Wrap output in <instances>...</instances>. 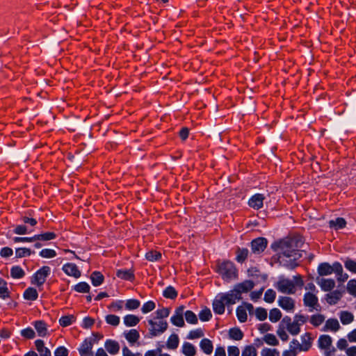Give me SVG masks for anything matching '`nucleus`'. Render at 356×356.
<instances>
[{"instance_id":"41","label":"nucleus","mask_w":356,"mask_h":356,"mask_svg":"<svg viewBox=\"0 0 356 356\" xmlns=\"http://www.w3.org/2000/svg\"><path fill=\"white\" fill-rule=\"evenodd\" d=\"M163 296L166 298L175 299L177 296V292L173 286H169L163 291Z\"/></svg>"},{"instance_id":"24","label":"nucleus","mask_w":356,"mask_h":356,"mask_svg":"<svg viewBox=\"0 0 356 356\" xmlns=\"http://www.w3.org/2000/svg\"><path fill=\"white\" fill-rule=\"evenodd\" d=\"M201 350L207 355H211L213 352V346L212 341L207 338L201 340L200 343Z\"/></svg>"},{"instance_id":"8","label":"nucleus","mask_w":356,"mask_h":356,"mask_svg":"<svg viewBox=\"0 0 356 356\" xmlns=\"http://www.w3.org/2000/svg\"><path fill=\"white\" fill-rule=\"evenodd\" d=\"M51 269L49 266H44L37 270L33 276L32 284L41 286L45 282L47 277L49 275Z\"/></svg>"},{"instance_id":"38","label":"nucleus","mask_w":356,"mask_h":356,"mask_svg":"<svg viewBox=\"0 0 356 356\" xmlns=\"http://www.w3.org/2000/svg\"><path fill=\"white\" fill-rule=\"evenodd\" d=\"M76 320L73 315L63 316L59 319V324L62 327H67L72 325Z\"/></svg>"},{"instance_id":"19","label":"nucleus","mask_w":356,"mask_h":356,"mask_svg":"<svg viewBox=\"0 0 356 356\" xmlns=\"http://www.w3.org/2000/svg\"><path fill=\"white\" fill-rule=\"evenodd\" d=\"M116 275L118 277L128 280V281H132L134 279V270L132 269H118L116 272Z\"/></svg>"},{"instance_id":"33","label":"nucleus","mask_w":356,"mask_h":356,"mask_svg":"<svg viewBox=\"0 0 356 356\" xmlns=\"http://www.w3.org/2000/svg\"><path fill=\"white\" fill-rule=\"evenodd\" d=\"M92 284L95 286L101 285L104 280V275L99 271H94L90 276Z\"/></svg>"},{"instance_id":"5","label":"nucleus","mask_w":356,"mask_h":356,"mask_svg":"<svg viewBox=\"0 0 356 356\" xmlns=\"http://www.w3.org/2000/svg\"><path fill=\"white\" fill-rule=\"evenodd\" d=\"M149 325V333L152 337L159 336L168 327V322L162 319H155V318L148 320Z\"/></svg>"},{"instance_id":"34","label":"nucleus","mask_w":356,"mask_h":356,"mask_svg":"<svg viewBox=\"0 0 356 356\" xmlns=\"http://www.w3.org/2000/svg\"><path fill=\"white\" fill-rule=\"evenodd\" d=\"M342 295L339 291H334L327 294V302L330 305H335L341 298Z\"/></svg>"},{"instance_id":"29","label":"nucleus","mask_w":356,"mask_h":356,"mask_svg":"<svg viewBox=\"0 0 356 356\" xmlns=\"http://www.w3.org/2000/svg\"><path fill=\"white\" fill-rule=\"evenodd\" d=\"M10 293L8 288L7 282L2 278H0V298L6 299L10 298Z\"/></svg>"},{"instance_id":"10","label":"nucleus","mask_w":356,"mask_h":356,"mask_svg":"<svg viewBox=\"0 0 356 356\" xmlns=\"http://www.w3.org/2000/svg\"><path fill=\"white\" fill-rule=\"evenodd\" d=\"M303 302L305 306L309 308V312H313L314 309L318 310V307H320L318 297L312 292H307L304 295Z\"/></svg>"},{"instance_id":"4","label":"nucleus","mask_w":356,"mask_h":356,"mask_svg":"<svg viewBox=\"0 0 356 356\" xmlns=\"http://www.w3.org/2000/svg\"><path fill=\"white\" fill-rule=\"evenodd\" d=\"M216 271L226 282L238 278V270L235 264L229 260L218 261L216 266Z\"/></svg>"},{"instance_id":"53","label":"nucleus","mask_w":356,"mask_h":356,"mask_svg":"<svg viewBox=\"0 0 356 356\" xmlns=\"http://www.w3.org/2000/svg\"><path fill=\"white\" fill-rule=\"evenodd\" d=\"M256 348L253 346H247L242 351L241 356H257Z\"/></svg>"},{"instance_id":"49","label":"nucleus","mask_w":356,"mask_h":356,"mask_svg":"<svg viewBox=\"0 0 356 356\" xmlns=\"http://www.w3.org/2000/svg\"><path fill=\"white\" fill-rule=\"evenodd\" d=\"M345 268L353 273H356V261L347 258L344 261Z\"/></svg>"},{"instance_id":"54","label":"nucleus","mask_w":356,"mask_h":356,"mask_svg":"<svg viewBox=\"0 0 356 356\" xmlns=\"http://www.w3.org/2000/svg\"><path fill=\"white\" fill-rule=\"evenodd\" d=\"M145 257L149 261H155L161 257V254L157 251L152 250L146 253Z\"/></svg>"},{"instance_id":"18","label":"nucleus","mask_w":356,"mask_h":356,"mask_svg":"<svg viewBox=\"0 0 356 356\" xmlns=\"http://www.w3.org/2000/svg\"><path fill=\"white\" fill-rule=\"evenodd\" d=\"M317 283L324 291H330L335 286V282L332 279H318Z\"/></svg>"},{"instance_id":"39","label":"nucleus","mask_w":356,"mask_h":356,"mask_svg":"<svg viewBox=\"0 0 356 356\" xmlns=\"http://www.w3.org/2000/svg\"><path fill=\"white\" fill-rule=\"evenodd\" d=\"M35 253L34 251H32L29 248H17L15 250V257L17 258H22L24 257L30 256L31 254Z\"/></svg>"},{"instance_id":"47","label":"nucleus","mask_w":356,"mask_h":356,"mask_svg":"<svg viewBox=\"0 0 356 356\" xmlns=\"http://www.w3.org/2000/svg\"><path fill=\"white\" fill-rule=\"evenodd\" d=\"M140 302L136 299H129L126 301L125 308L127 310L136 309L140 307Z\"/></svg>"},{"instance_id":"26","label":"nucleus","mask_w":356,"mask_h":356,"mask_svg":"<svg viewBox=\"0 0 356 356\" xmlns=\"http://www.w3.org/2000/svg\"><path fill=\"white\" fill-rule=\"evenodd\" d=\"M312 339L309 333H305L301 337L302 343L300 346V350L307 351L312 346Z\"/></svg>"},{"instance_id":"43","label":"nucleus","mask_w":356,"mask_h":356,"mask_svg":"<svg viewBox=\"0 0 356 356\" xmlns=\"http://www.w3.org/2000/svg\"><path fill=\"white\" fill-rule=\"evenodd\" d=\"M229 337L234 340H241L243 337L242 331L238 328H232L229 332Z\"/></svg>"},{"instance_id":"14","label":"nucleus","mask_w":356,"mask_h":356,"mask_svg":"<svg viewBox=\"0 0 356 356\" xmlns=\"http://www.w3.org/2000/svg\"><path fill=\"white\" fill-rule=\"evenodd\" d=\"M62 270L69 276L79 278L81 273L77 266L73 263H67L63 265Z\"/></svg>"},{"instance_id":"15","label":"nucleus","mask_w":356,"mask_h":356,"mask_svg":"<svg viewBox=\"0 0 356 356\" xmlns=\"http://www.w3.org/2000/svg\"><path fill=\"white\" fill-rule=\"evenodd\" d=\"M264 199L262 194H255L249 200L248 204L254 209H259L263 207Z\"/></svg>"},{"instance_id":"50","label":"nucleus","mask_w":356,"mask_h":356,"mask_svg":"<svg viewBox=\"0 0 356 356\" xmlns=\"http://www.w3.org/2000/svg\"><path fill=\"white\" fill-rule=\"evenodd\" d=\"M264 341L265 343L270 346H277L279 344L278 340L273 334H266L264 337Z\"/></svg>"},{"instance_id":"1","label":"nucleus","mask_w":356,"mask_h":356,"mask_svg":"<svg viewBox=\"0 0 356 356\" xmlns=\"http://www.w3.org/2000/svg\"><path fill=\"white\" fill-rule=\"evenodd\" d=\"M254 286V283L251 280H245L236 284L233 289L227 293H219L213 302V312L217 314H222L225 312V305H234L241 299V294L248 293Z\"/></svg>"},{"instance_id":"36","label":"nucleus","mask_w":356,"mask_h":356,"mask_svg":"<svg viewBox=\"0 0 356 356\" xmlns=\"http://www.w3.org/2000/svg\"><path fill=\"white\" fill-rule=\"evenodd\" d=\"M24 275V270L19 266H14L10 269V275L14 279L22 278Z\"/></svg>"},{"instance_id":"62","label":"nucleus","mask_w":356,"mask_h":356,"mask_svg":"<svg viewBox=\"0 0 356 356\" xmlns=\"http://www.w3.org/2000/svg\"><path fill=\"white\" fill-rule=\"evenodd\" d=\"M347 291L350 295L356 297V280L352 279L348 281Z\"/></svg>"},{"instance_id":"45","label":"nucleus","mask_w":356,"mask_h":356,"mask_svg":"<svg viewBox=\"0 0 356 356\" xmlns=\"http://www.w3.org/2000/svg\"><path fill=\"white\" fill-rule=\"evenodd\" d=\"M325 321V316L322 314H318L311 316L310 323L315 327L322 324Z\"/></svg>"},{"instance_id":"17","label":"nucleus","mask_w":356,"mask_h":356,"mask_svg":"<svg viewBox=\"0 0 356 356\" xmlns=\"http://www.w3.org/2000/svg\"><path fill=\"white\" fill-rule=\"evenodd\" d=\"M283 321H286V330L288 332L292 335H298L300 332V327L297 324L296 322L291 321V318L285 317L283 319Z\"/></svg>"},{"instance_id":"51","label":"nucleus","mask_w":356,"mask_h":356,"mask_svg":"<svg viewBox=\"0 0 356 356\" xmlns=\"http://www.w3.org/2000/svg\"><path fill=\"white\" fill-rule=\"evenodd\" d=\"M204 335L203 330L201 328H197L191 330L187 337L188 339H195L202 337Z\"/></svg>"},{"instance_id":"56","label":"nucleus","mask_w":356,"mask_h":356,"mask_svg":"<svg viewBox=\"0 0 356 356\" xmlns=\"http://www.w3.org/2000/svg\"><path fill=\"white\" fill-rule=\"evenodd\" d=\"M185 318L188 323L196 324L197 323V316L191 310H188L185 312Z\"/></svg>"},{"instance_id":"58","label":"nucleus","mask_w":356,"mask_h":356,"mask_svg":"<svg viewBox=\"0 0 356 356\" xmlns=\"http://www.w3.org/2000/svg\"><path fill=\"white\" fill-rule=\"evenodd\" d=\"M276 293L273 289H268L264 294V300L266 302L272 303L275 301Z\"/></svg>"},{"instance_id":"21","label":"nucleus","mask_w":356,"mask_h":356,"mask_svg":"<svg viewBox=\"0 0 356 356\" xmlns=\"http://www.w3.org/2000/svg\"><path fill=\"white\" fill-rule=\"evenodd\" d=\"M124 336L128 342L131 344L136 343L140 338V334L136 329H131L124 332Z\"/></svg>"},{"instance_id":"7","label":"nucleus","mask_w":356,"mask_h":356,"mask_svg":"<svg viewBox=\"0 0 356 356\" xmlns=\"http://www.w3.org/2000/svg\"><path fill=\"white\" fill-rule=\"evenodd\" d=\"M332 339L329 335H321L318 341V347L325 350V356H333L335 348L332 346Z\"/></svg>"},{"instance_id":"63","label":"nucleus","mask_w":356,"mask_h":356,"mask_svg":"<svg viewBox=\"0 0 356 356\" xmlns=\"http://www.w3.org/2000/svg\"><path fill=\"white\" fill-rule=\"evenodd\" d=\"M124 301L123 300H116L112 302L108 308L112 309L113 312H119L121 311L123 308Z\"/></svg>"},{"instance_id":"44","label":"nucleus","mask_w":356,"mask_h":356,"mask_svg":"<svg viewBox=\"0 0 356 356\" xmlns=\"http://www.w3.org/2000/svg\"><path fill=\"white\" fill-rule=\"evenodd\" d=\"M170 312V310L169 308L163 307L162 309H157L155 312L156 316L154 318H155V319L163 320V318H165L169 316Z\"/></svg>"},{"instance_id":"20","label":"nucleus","mask_w":356,"mask_h":356,"mask_svg":"<svg viewBox=\"0 0 356 356\" xmlns=\"http://www.w3.org/2000/svg\"><path fill=\"white\" fill-rule=\"evenodd\" d=\"M340 325L337 319L336 318H329L326 321L325 324L323 327V331H332L337 332L339 330Z\"/></svg>"},{"instance_id":"60","label":"nucleus","mask_w":356,"mask_h":356,"mask_svg":"<svg viewBox=\"0 0 356 356\" xmlns=\"http://www.w3.org/2000/svg\"><path fill=\"white\" fill-rule=\"evenodd\" d=\"M21 335L29 339H33L35 336L34 330L31 327H26L21 330Z\"/></svg>"},{"instance_id":"57","label":"nucleus","mask_w":356,"mask_h":356,"mask_svg":"<svg viewBox=\"0 0 356 356\" xmlns=\"http://www.w3.org/2000/svg\"><path fill=\"white\" fill-rule=\"evenodd\" d=\"M211 316H212V314H211V310L207 307L204 308V309H202L199 314L200 319L202 321H208L210 320Z\"/></svg>"},{"instance_id":"52","label":"nucleus","mask_w":356,"mask_h":356,"mask_svg":"<svg viewBox=\"0 0 356 356\" xmlns=\"http://www.w3.org/2000/svg\"><path fill=\"white\" fill-rule=\"evenodd\" d=\"M156 307L155 302L149 300L143 304L141 308V311L143 314H147L153 311Z\"/></svg>"},{"instance_id":"31","label":"nucleus","mask_w":356,"mask_h":356,"mask_svg":"<svg viewBox=\"0 0 356 356\" xmlns=\"http://www.w3.org/2000/svg\"><path fill=\"white\" fill-rule=\"evenodd\" d=\"M179 337L176 334H171L166 343V346L168 349H176L179 346Z\"/></svg>"},{"instance_id":"35","label":"nucleus","mask_w":356,"mask_h":356,"mask_svg":"<svg viewBox=\"0 0 356 356\" xmlns=\"http://www.w3.org/2000/svg\"><path fill=\"white\" fill-rule=\"evenodd\" d=\"M38 297V291L35 289L29 287L24 293V298L29 300H35Z\"/></svg>"},{"instance_id":"61","label":"nucleus","mask_w":356,"mask_h":356,"mask_svg":"<svg viewBox=\"0 0 356 356\" xmlns=\"http://www.w3.org/2000/svg\"><path fill=\"white\" fill-rule=\"evenodd\" d=\"M261 356H280V352L277 349L264 348L261 351Z\"/></svg>"},{"instance_id":"32","label":"nucleus","mask_w":356,"mask_h":356,"mask_svg":"<svg viewBox=\"0 0 356 356\" xmlns=\"http://www.w3.org/2000/svg\"><path fill=\"white\" fill-rule=\"evenodd\" d=\"M329 225L331 228H334L337 230L345 227L346 222L343 218H337L335 220H330Z\"/></svg>"},{"instance_id":"23","label":"nucleus","mask_w":356,"mask_h":356,"mask_svg":"<svg viewBox=\"0 0 356 356\" xmlns=\"http://www.w3.org/2000/svg\"><path fill=\"white\" fill-rule=\"evenodd\" d=\"M35 345L37 350L40 353V356H51V351L49 349L44 346V341L41 339H37L35 341Z\"/></svg>"},{"instance_id":"22","label":"nucleus","mask_w":356,"mask_h":356,"mask_svg":"<svg viewBox=\"0 0 356 356\" xmlns=\"http://www.w3.org/2000/svg\"><path fill=\"white\" fill-rule=\"evenodd\" d=\"M33 325L38 336L44 337L47 334V326L43 321H36L33 323Z\"/></svg>"},{"instance_id":"6","label":"nucleus","mask_w":356,"mask_h":356,"mask_svg":"<svg viewBox=\"0 0 356 356\" xmlns=\"http://www.w3.org/2000/svg\"><path fill=\"white\" fill-rule=\"evenodd\" d=\"M318 273L320 276H327L334 273H341L342 265L338 262H334L332 265L329 263L324 262L321 263L318 266Z\"/></svg>"},{"instance_id":"25","label":"nucleus","mask_w":356,"mask_h":356,"mask_svg":"<svg viewBox=\"0 0 356 356\" xmlns=\"http://www.w3.org/2000/svg\"><path fill=\"white\" fill-rule=\"evenodd\" d=\"M339 316L343 325L350 324L354 321V315L348 311L340 312Z\"/></svg>"},{"instance_id":"9","label":"nucleus","mask_w":356,"mask_h":356,"mask_svg":"<svg viewBox=\"0 0 356 356\" xmlns=\"http://www.w3.org/2000/svg\"><path fill=\"white\" fill-rule=\"evenodd\" d=\"M95 343V339L92 337L85 339L78 349L79 355L81 356H94L92 348Z\"/></svg>"},{"instance_id":"11","label":"nucleus","mask_w":356,"mask_h":356,"mask_svg":"<svg viewBox=\"0 0 356 356\" xmlns=\"http://www.w3.org/2000/svg\"><path fill=\"white\" fill-rule=\"evenodd\" d=\"M250 244L252 253L260 254L266 248L268 241L265 238L259 237L252 241Z\"/></svg>"},{"instance_id":"2","label":"nucleus","mask_w":356,"mask_h":356,"mask_svg":"<svg viewBox=\"0 0 356 356\" xmlns=\"http://www.w3.org/2000/svg\"><path fill=\"white\" fill-rule=\"evenodd\" d=\"M302 238L299 236H296L275 241L271 244V248L277 252L279 258L285 257L296 261L302 257V253L299 249L302 247Z\"/></svg>"},{"instance_id":"30","label":"nucleus","mask_w":356,"mask_h":356,"mask_svg":"<svg viewBox=\"0 0 356 356\" xmlns=\"http://www.w3.org/2000/svg\"><path fill=\"white\" fill-rule=\"evenodd\" d=\"M182 353L186 356H195L196 350L192 343L185 342L182 346Z\"/></svg>"},{"instance_id":"13","label":"nucleus","mask_w":356,"mask_h":356,"mask_svg":"<svg viewBox=\"0 0 356 356\" xmlns=\"http://www.w3.org/2000/svg\"><path fill=\"white\" fill-rule=\"evenodd\" d=\"M184 311V306L183 305L178 307L175 309L174 314L170 318V321L174 325L181 327L184 326L185 323L183 318Z\"/></svg>"},{"instance_id":"3","label":"nucleus","mask_w":356,"mask_h":356,"mask_svg":"<svg viewBox=\"0 0 356 356\" xmlns=\"http://www.w3.org/2000/svg\"><path fill=\"white\" fill-rule=\"evenodd\" d=\"M304 285L303 280L300 275L293 277V280L280 277L278 281L275 284L276 289L282 293L294 294L297 287L301 288Z\"/></svg>"},{"instance_id":"42","label":"nucleus","mask_w":356,"mask_h":356,"mask_svg":"<svg viewBox=\"0 0 356 356\" xmlns=\"http://www.w3.org/2000/svg\"><path fill=\"white\" fill-rule=\"evenodd\" d=\"M281 317L282 313L279 309L274 308L270 311L269 319L271 322L276 323L280 320Z\"/></svg>"},{"instance_id":"64","label":"nucleus","mask_w":356,"mask_h":356,"mask_svg":"<svg viewBox=\"0 0 356 356\" xmlns=\"http://www.w3.org/2000/svg\"><path fill=\"white\" fill-rule=\"evenodd\" d=\"M32 231L29 230L25 225H17L14 229V233L19 235L31 233Z\"/></svg>"},{"instance_id":"37","label":"nucleus","mask_w":356,"mask_h":356,"mask_svg":"<svg viewBox=\"0 0 356 356\" xmlns=\"http://www.w3.org/2000/svg\"><path fill=\"white\" fill-rule=\"evenodd\" d=\"M56 235L54 232H45L40 234L35 235V241H51L56 238Z\"/></svg>"},{"instance_id":"46","label":"nucleus","mask_w":356,"mask_h":356,"mask_svg":"<svg viewBox=\"0 0 356 356\" xmlns=\"http://www.w3.org/2000/svg\"><path fill=\"white\" fill-rule=\"evenodd\" d=\"M90 289L89 284L85 282H79L74 286V289L79 293H88Z\"/></svg>"},{"instance_id":"16","label":"nucleus","mask_w":356,"mask_h":356,"mask_svg":"<svg viewBox=\"0 0 356 356\" xmlns=\"http://www.w3.org/2000/svg\"><path fill=\"white\" fill-rule=\"evenodd\" d=\"M104 346L106 350L111 355H117L120 351V344L118 341L113 339H107L105 341Z\"/></svg>"},{"instance_id":"48","label":"nucleus","mask_w":356,"mask_h":356,"mask_svg":"<svg viewBox=\"0 0 356 356\" xmlns=\"http://www.w3.org/2000/svg\"><path fill=\"white\" fill-rule=\"evenodd\" d=\"M236 316L238 321L241 323H244L247 321L248 315L246 310L243 307H238L236 309Z\"/></svg>"},{"instance_id":"27","label":"nucleus","mask_w":356,"mask_h":356,"mask_svg":"<svg viewBox=\"0 0 356 356\" xmlns=\"http://www.w3.org/2000/svg\"><path fill=\"white\" fill-rule=\"evenodd\" d=\"M124 323L127 327H133L140 322V318L134 314H127L124 318Z\"/></svg>"},{"instance_id":"28","label":"nucleus","mask_w":356,"mask_h":356,"mask_svg":"<svg viewBox=\"0 0 356 356\" xmlns=\"http://www.w3.org/2000/svg\"><path fill=\"white\" fill-rule=\"evenodd\" d=\"M236 260L238 263H243L245 261L249 255V250L247 248H238L236 251Z\"/></svg>"},{"instance_id":"12","label":"nucleus","mask_w":356,"mask_h":356,"mask_svg":"<svg viewBox=\"0 0 356 356\" xmlns=\"http://www.w3.org/2000/svg\"><path fill=\"white\" fill-rule=\"evenodd\" d=\"M278 305L287 312L292 313L295 310V300L289 296H280L277 300Z\"/></svg>"},{"instance_id":"55","label":"nucleus","mask_w":356,"mask_h":356,"mask_svg":"<svg viewBox=\"0 0 356 356\" xmlns=\"http://www.w3.org/2000/svg\"><path fill=\"white\" fill-rule=\"evenodd\" d=\"M257 318L259 321H264L267 318V310L262 307H258L254 312Z\"/></svg>"},{"instance_id":"59","label":"nucleus","mask_w":356,"mask_h":356,"mask_svg":"<svg viewBox=\"0 0 356 356\" xmlns=\"http://www.w3.org/2000/svg\"><path fill=\"white\" fill-rule=\"evenodd\" d=\"M39 254L43 258L50 259L55 257L56 256V252L52 249H43L40 252Z\"/></svg>"},{"instance_id":"40","label":"nucleus","mask_w":356,"mask_h":356,"mask_svg":"<svg viewBox=\"0 0 356 356\" xmlns=\"http://www.w3.org/2000/svg\"><path fill=\"white\" fill-rule=\"evenodd\" d=\"M105 321L107 324L116 327L120 324V318L118 316L108 314L105 316Z\"/></svg>"}]
</instances>
